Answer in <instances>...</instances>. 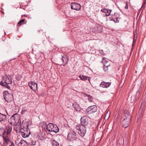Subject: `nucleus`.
Listing matches in <instances>:
<instances>
[{"label": "nucleus", "instance_id": "46", "mask_svg": "<svg viewBox=\"0 0 146 146\" xmlns=\"http://www.w3.org/2000/svg\"><path fill=\"white\" fill-rule=\"evenodd\" d=\"M105 10H104V11H105L106 12V11L107 10V9H106V8H105ZM106 13V12H105Z\"/></svg>", "mask_w": 146, "mask_h": 146}, {"label": "nucleus", "instance_id": "15", "mask_svg": "<svg viewBox=\"0 0 146 146\" xmlns=\"http://www.w3.org/2000/svg\"><path fill=\"white\" fill-rule=\"evenodd\" d=\"M54 128L53 124L51 123H50L47 125L46 128L49 131L55 132V130Z\"/></svg>", "mask_w": 146, "mask_h": 146}, {"label": "nucleus", "instance_id": "44", "mask_svg": "<svg viewBox=\"0 0 146 146\" xmlns=\"http://www.w3.org/2000/svg\"><path fill=\"white\" fill-rule=\"evenodd\" d=\"M24 123H23V122H22V124H21V126H24Z\"/></svg>", "mask_w": 146, "mask_h": 146}, {"label": "nucleus", "instance_id": "45", "mask_svg": "<svg viewBox=\"0 0 146 146\" xmlns=\"http://www.w3.org/2000/svg\"><path fill=\"white\" fill-rule=\"evenodd\" d=\"M95 31H96V32H98L99 31V32H100L99 30H98V29H97V30H95Z\"/></svg>", "mask_w": 146, "mask_h": 146}, {"label": "nucleus", "instance_id": "43", "mask_svg": "<svg viewBox=\"0 0 146 146\" xmlns=\"http://www.w3.org/2000/svg\"><path fill=\"white\" fill-rule=\"evenodd\" d=\"M88 81H89V82H90V77H88Z\"/></svg>", "mask_w": 146, "mask_h": 146}, {"label": "nucleus", "instance_id": "38", "mask_svg": "<svg viewBox=\"0 0 146 146\" xmlns=\"http://www.w3.org/2000/svg\"><path fill=\"white\" fill-rule=\"evenodd\" d=\"M136 40H133V45L134 44H135L136 41Z\"/></svg>", "mask_w": 146, "mask_h": 146}, {"label": "nucleus", "instance_id": "26", "mask_svg": "<svg viewBox=\"0 0 146 146\" xmlns=\"http://www.w3.org/2000/svg\"><path fill=\"white\" fill-rule=\"evenodd\" d=\"M134 36H133V40H136L137 38V32H135L133 33Z\"/></svg>", "mask_w": 146, "mask_h": 146}, {"label": "nucleus", "instance_id": "20", "mask_svg": "<svg viewBox=\"0 0 146 146\" xmlns=\"http://www.w3.org/2000/svg\"><path fill=\"white\" fill-rule=\"evenodd\" d=\"M79 77L80 78V79L82 80L85 81L87 80L88 77L86 76H85L84 75H80Z\"/></svg>", "mask_w": 146, "mask_h": 146}, {"label": "nucleus", "instance_id": "23", "mask_svg": "<svg viewBox=\"0 0 146 146\" xmlns=\"http://www.w3.org/2000/svg\"><path fill=\"white\" fill-rule=\"evenodd\" d=\"M101 62L102 63L104 64L106 63H108L110 62L105 58L103 57L102 58V60Z\"/></svg>", "mask_w": 146, "mask_h": 146}, {"label": "nucleus", "instance_id": "16", "mask_svg": "<svg viewBox=\"0 0 146 146\" xmlns=\"http://www.w3.org/2000/svg\"><path fill=\"white\" fill-rule=\"evenodd\" d=\"M111 82H106L105 81L102 82L100 84L101 87L103 88H107L109 87L111 85Z\"/></svg>", "mask_w": 146, "mask_h": 146}, {"label": "nucleus", "instance_id": "40", "mask_svg": "<svg viewBox=\"0 0 146 146\" xmlns=\"http://www.w3.org/2000/svg\"><path fill=\"white\" fill-rule=\"evenodd\" d=\"M88 100H89V101H90L91 102H92V99H91V98H89Z\"/></svg>", "mask_w": 146, "mask_h": 146}, {"label": "nucleus", "instance_id": "35", "mask_svg": "<svg viewBox=\"0 0 146 146\" xmlns=\"http://www.w3.org/2000/svg\"><path fill=\"white\" fill-rule=\"evenodd\" d=\"M110 111L109 112L108 111V112L106 114V117L107 116V117H109L110 116Z\"/></svg>", "mask_w": 146, "mask_h": 146}, {"label": "nucleus", "instance_id": "41", "mask_svg": "<svg viewBox=\"0 0 146 146\" xmlns=\"http://www.w3.org/2000/svg\"><path fill=\"white\" fill-rule=\"evenodd\" d=\"M15 128H15V127L14 128V129H15V130L16 131V132H18V130H17V129H15Z\"/></svg>", "mask_w": 146, "mask_h": 146}, {"label": "nucleus", "instance_id": "19", "mask_svg": "<svg viewBox=\"0 0 146 146\" xmlns=\"http://www.w3.org/2000/svg\"><path fill=\"white\" fill-rule=\"evenodd\" d=\"M6 119V115L2 114L0 113V121H5Z\"/></svg>", "mask_w": 146, "mask_h": 146}, {"label": "nucleus", "instance_id": "29", "mask_svg": "<svg viewBox=\"0 0 146 146\" xmlns=\"http://www.w3.org/2000/svg\"><path fill=\"white\" fill-rule=\"evenodd\" d=\"M103 66H105L110 67V62H109L108 63H106L105 64H104Z\"/></svg>", "mask_w": 146, "mask_h": 146}, {"label": "nucleus", "instance_id": "39", "mask_svg": "<svg viewBox=\"0 0 146 146\" xmlns=\"http://www.w3.org/2000/svg\"><path fill=\"white\" fill-rule=\"evenodd\" d=\"M55 142L54 140H53L52 142V146H54L55 145L54 144V142Z\"/></svg>", "mask_w": 146, "mask_h": 146}, {"label": "nucleus", "instance_id": "9", "mask_svg": "<svg viewBox=\"0 0 146 146\" xmlns=\"http://www.w3.org/2000/svg\"><path fill=\"white\" fill-rule=\"evenodd\" d=\"M97 110V108L96 105L90 106L87 108L85 112L88 114H91L96 112Z\"/></svg>", "mask_w": 146, "mask_h": 146}, {"label": "nucleus", "instance_id": "28", "mask_svg": "<svg viewBox=\"0 0 146 146\" xmlns=\"http://www.w3.org/2000/svg\"><path fill=\"white\" fill-rule=\"evenodd\" d=\"M146 4V0H143V4L142 5V8H144L145 7Z\"/></svg>", "mask_w": 146, "mask_h": 146}, {"label": "nucleus", "instance_id": "10", "mask_svg": "<svg viewBox=\"0 0 146 146\" xmlns=\"http://www.w3.org/2000/svg\"><path fill=\"white\" fill-rule=\"evenodd\" d=\"M77 138L76 134L74 131H71L68 133V140L73 141L76 140Z\"/></svg>", "mask_w": 146, "mask_h": 146}, {"label": "nucleus", "instance_id": "47", "mask_svg": "<svg viewBox=\"0 0 146 146\" xmlns=\"http://www.w3.org/2000/svg\"><path fill=\"white\" fill-rule=\"evenodd\" d=\"M104 54H103V53H102V55H104Z\"/></svg>", "mask_w": 146, "mask_h": 146}, {"label": "nucleus", "instance_id": "13", "mask_svg": "<svg viewBox=\"0 0 146 146\" xmlns=\"http://www.w3.org/2000/svg\"><path fill=\"white\" fill-rule=\"evenodd\" d=\"M71 7L73 9L79 11L81 9V6L77 3H72L71 4Z\"/></svg>", "mask_w": 146, "mask_h": 146}, {"label": "nucleus", "instance_id": "42", "mask_svg": "<svg viewBox=\"0 0 146 146\" xmlns=\"http://www.w3.org/2000/svg\"><path fill=\"white\" fill-rule=\"evenodd\" d=\"M99 27H100V26H97L96 27V28H97L98 29Z\"/></svg>", "mask_w": 146, "mask_h": 146}, {"label": "nucleus", "instance_id": "2", "mask_svg": "<svg viewBox=\"0 0 146 146\" xmlns=\"http://www.w3.org/2000/svg\"><path fill=\"white\" fill-rule=\"evenodd\" d=\"M124 113L125 116L121 118V122L123 127L126 128L130 124L131 116L127 111H125Z\"/></svg>", "mask_w": 146, "mask_h": 146}, {"label": "nucleus", "instance_id": "1", "mask_svg": "<svg viewBox=\"0 0 146 146\" xmlns=\"http://www.w3.org/2000/svg\"><path fill=\"white\" fill-rule=\"evenodd\" d=\"M12 130V126L11 125H8L5 129L3 128H0V136L2 135L4 140H5L10 137Z\"/></svg>", "mask_w": 146, "mask_h": 146}, {"label": "nucleus", "instance_id": "37", "mask_svg": "<svg viewBox=\"0 0 146 146\" xmlns=\"http://www.w3.org/2000/svg\"><path fill=\"white\" fill-rule=\"evenodd\" d=\"M105 10V9H102L101 10V11H102V12H106L105 11H104V10Z\"/></svg>", "mask_w": 146, "mask_h": 146}, {"label": "nucleus", "instance_id": "7", "mask_svg": "<svg viewBox=\"0 0 146 146\" xmlns=\"http://www.w3.org/2000/svg\"><path fill=\"white\" fill-rule=\"evenodd\" d=\"M57 60L59 65L64 66L68 62V59L67 56L64 55L63 56H61L60 58L57 59Z\"/></svg>", "mask_w": 146, "mask_h": 146}, {"label": "nucleus", "instance_id": "21", "mask_svg": "<svg viewBox=\"0 0 146 146\" xmlns=\"http://www.w3.org/2000/svg\"><path fill=\"white\" fill-rule=\"evenodd\" d=\"M26 144V142L24 140H21L19 143L18 146H24Z\"/></svg>", "mask_w": 146, "mask_h": 146}, {"label": "nucleus", "instance_id": "22", "mask_svg": "<svg viewBox=\"0 0 146 146\" xmlns=\"http://www.w3.org/2000/svg\"><path fill=\"white\" fill-rule=\"evenodd\" d=\"M25 20L24 19H22L20 20L17 23V25L19 27L21 26L22 25L25 24L24 22Z\"/></svg>", "mask_w": 146, "mask_h": 146}, {"label": "nucleus", "instance_id": "24", "mask_svg": "<svg viewBox=\"0 0 146 146\" xmlns=\"http://www.w3.org/2000/svg\"><path fill=\"white\" fill-rule=\"evenodd\" d=\"M106 11V16H109L111 15V10L110 9H107Z\"/></svg>", "mask_w": 146, "mask_h": 146}, {"label": "nucleus", "instance_id": "34", "mask_svg": "<svg viewBox=\"0 0 146 146\" xmlns=\"http://www.w3.org/2000/svg\"><path fill=\"white\" fill-rule=\"evenodd\" d=\"M126 5L125 6L124 8L126 9H127L128 8V5L127 2L126 1L125 2Z\"/></svg>", "mask_w": 146, "mask_h": 146}, {"label": "nucleus", "instance_id": "49", "mask_svg": "<svg viewBox=\"0 0 146 146\" xmlns=\"http://www.w3.org/2000/svg\"><path fill=\"white\" fill-rule=\"evenodd\" d=\"M89 146H90V145H89Z\"/></svg>", "mask_w": 146, "mask_h": 146}, {"label": "nucleus", "instance_id": "48", "mask_svg": "<svg viewBox=\"0 0 146 146\" xmlns=\"http://www.w3.org/2000/svg\"><path fill=\"white\" fill-rule=\"evenodd\" d=\"M73 146V145H69V146Z\"/></svg>", "mask_w": 146, "mask_h": 146}, {"label": "nucleus", "instance_id": "36", "mask_svg": "<svg viewBox=\"0 0 146 146\" xmlns=\"http://www.w3.org/2000/svg\"><path fill=\"white\" fill-rule=\"evenodd\" d=\"M59 146V143L58 142H56L55 141V146Z\"/></svg>", "mask_w": 146, "mask_h": 146}, {"label": "nucleus", "instance_id": "33", "mask_svg": "<svg viewBox=\"0 0 146 146\" xmlns=\"http://www.w3.org/2000/svg\"><path fill=\"white\" fill-rule=\"evenodd\" d=\"M26 110L25 108H23L22 109V110L21 112V114L22 115L23 114L25 113V112L26 111Z\"/></svg>", "mask_w": 146, "mask_h": 146}, {"label": "nucleus", "instance_id": "18", "mask_svg": "<svg viewBox=\"0 0 146 146\" xmlns=\"http://www.w3.org/2000/svg\"><path fill=\"white\" fill-rule=\"evenodd\" d=\"M115 14L114 15L112 16V17L111 18H110V21H113V20L114 21L115 23H118L119 22V20H118V18L117 17H115Z\"/></svg>", "mask_w": 146, "mask_h": 146}, {"label": "nucleus", "instance_id": "14", "mask_svg": "<svg viewBox=\"0 0 146 146\" xmlns=\"http://www.w3.org/2000/svg\"><path fill=\"white\" fill-rule=\"evenodd\" d=\"M4 143L5 146H15L14 143L10 141L9 137L4 140Z\"/></svg>", "mask_w": 146, "mask_h": 146}, {"label": "nucleus", "instance_id": "27", "mask_svg": "<svg viewBox=\"0 0 146 146\" xmlns=\"http://www.w3.org/2000/svg\"><path fill=\"white\" fill-rule=\"evenodd\" d=\"M22 78V76L21 75H17L16 77V80H20L21 78Z\"/></svg>", "mask_w": 146, "mask_h": 146}, {"label": "nucleus", "instance_id": "30", "mask_svg": "<svg viewBox=\"0 0 146 146\" xmlns=\"http://www.w3.org/2000/svg\"><path fill=\"white\" fill-rule=\"evenodd\" d=\"M103 66V69L104 71L105 72L107 71L108 70V69L110 67L105 66Z\"/></svg>", "mask_w": 146, "mask_h": 146}, {"label": "nucleus", "instance_id": "8", "mask_svg": "<svg viewBox=\"0 0 146 146\" xmlns=\"http://www.w3.org/2000/svg\"><path fill=\"white\" fill-rule=\"evenodd\" d=\"M4 98L5 100L8 102H10L13 100V95L9 94L8 92L5 91L3 92Z\"/></svg>", "mask_w": 146, "mask_h": 146}, {"label": "nucleus", "instance_id": "12", "mask_svg": "<svg viewBox=\"0 0 146 146\" xmlns=\"http://www.w3.org/2000/svg\"><path fill=\"white\" fill-rule=\"evenodd\" d=\"M28 86L33 91L35 92L37 90V84L34 82H30L28 83Z\"/></svg>", "mask_w": 146, "mask_h": 146}, {"label": "nucleus", "instance_id": "31", "mask_svg": "<svg viewBox=\"0 0 146 146\" xmlns=\"http://www.w3.org/2000/svg\"><path fill=\"white\" fill-rule=\"evenodd\" d=\"M55 133H57L59 131V128L55 125Z\"/></svg>", "mask_w": 146, "mask_h": 146}, {"label": "nucleus", "instance_id": "5", "mask_svg": "<svg viewBox=\"0 0 146 146\" xmlns=\"http://www.w3.org/2000/svg\"><path fill=\"white\" fill-rule=\"evenodd\" d=\"M26 123V126H24L23 128L20 129L19 131L21 135L23 138L28 137L30 134V130L28 129L29 124L27 122Z\"/></svg>", "mask_w": 146, "mask_h": 146}, {"label": "nucleus", "instance_id": "6", "mask_svg": "<svg viewBox=\"0 0 146 146\" xmlns=\"http://www.w3.org/2000/svg\"><path fill=\"white\" fill-rule=\"evenodd\" d=\"M20 119L18 115L16 113L13 115L9 119V122L11 125L12 124L17 125L20 121ZM12 126V125H11Z\"/></svg>", "mask_w": 146, "mask_h": 146}, {"label": "nucleus", "instance_id": "11", "mask_svg": "<svg viewBox=\"0 0 146 146\" xmlns=\"http://www.w3.org/2000/svg\"><path fill=\"white\" fill-rule=\"evenodd\" d=\"M81 125H83L86 127L89 124V122L88 117L85 116H83L80 119Z\"/></svg>", "mask_w": 146, "mask_h": 146}, {"label": "nucleus", "instance_id": "3", "mask_svg": "<svg viewBox=\"0 0 146 146\" xmlns=\"http://www.w3.org/2000/svg\"><path fill=\"white\" fill-rule=\"evenodd\" d=\"M74 129L81 136L83 137L86 133V127L82 125L78 124L75 126Z\"/></svg>", "mask_w": 146, "mask_h": 146}, {"label": "nucleus", "instance_id": "32", "mask_svg": "<svg viewBox=\"0 0 146 146\" xmlns=\"http://www.w3.org/2000/svg\"><path fill=\"white\" fill-rule=\"evenodd\" d=\"M29 143L31 145H34L35 144L36 141H32L31 142H29Z\"/></svg>", "mask_w": 146, "mask_h": 146}, {"label": "nucleus", "instance_id": "17", "mask_svg": "<svg viewBox=\"0 0 146 146\" xmlns=\"http://www.w3.org/2000/svg\"><path fill=\"white\" fill-rule=\"evenodd\" d=\"M73 106L76 111H80V106L76 102H74L73 103Z\"/></svg>", "mask_w": 146, "mask_h": 146}, {"label": "nucleus", "instance_id": "25", "mask_svg": "<svg viewBox=\"0 0 146 146\" xmlns=\"http://www.w3.org/2000/svg\"><path fill=\"white\" fill-rule=\"evenodd\" d=\"M56 137L57 141H59L60 140V139L62 137V136L61 135L57 134L56 136Z\"/></svg>", "mask_w": 146, "mask_h": 146}, {"label": "nucleus", "instance_id": "4", "mask_svg": "<svg viewBox=\"0 0 146 146\" xmlns=\"http://www.w3.org/2000/svg\"><path fill=\"white\" fill-rule=\"evenodd\" d=\"M12 83L11 76L5 75L3 77L2 80L0 82V84L2 86H6L8 88H10L8 85V84H11Z\"/></svg>", "mask_w": 146, "mask_h": 146}]
</instances>
